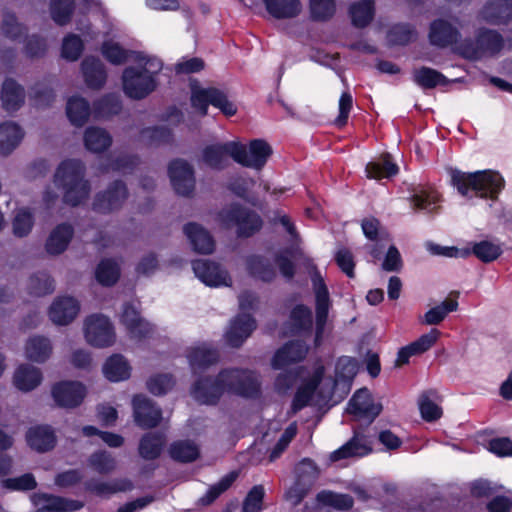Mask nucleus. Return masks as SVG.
<instances>
[{
	"label": "nucleus",
	"mask_w": 512,
	"mask_h": 512,
	"mask_svg": "<svg viewBox=\"0 0 512 512\" xmlns=\"http://www.w3.org/2000/svg\"><path fill=\"white\" fill-rule=\"evenodd\" d=\"M86 167L79 159L62 161L54 174V182L63 189V201L71 206H78L90 194V183L85 178Z\"/></svg>",
	"instance_id": "nucleus-1"
},
{
	"label": "nucleus",
	"mask_w": 512,
	"mask_h": 512,
	"mask_svg": "<svg viewBox=\"0 0 512 512\" xmlns=\"http://www.w3.org/2000/svg\"><path fill=\"white\" fill-rule=\"evenodd\" d=\"M451 181L463 196H467L469 190H472L476 196L489 197L492 200L497 199L503 186L502 177L497 172L490 170L465 173L455 169L451 171Z\"/></svg>",
	"instance_id": "nucleus-2"
},
{
	"label": "nucleus",
	"mask_w": 512,
	"mask_h": 512,
	"mask_svg": "<svg viewBox=\"0 0 512 512\" xmlns=\"http://www.w3.org/2000/svg\"><path fill=\"white\" fill-rule=\"evenodd\" d=\"M160 61H146L144 65L129 66L122 74L125 94L133 99H143L152 93L156 86L154 75L161 69Z\"/></svg>",
	"instance_id": "nucleus-3"
},
{
	"label": "nucleus",
	"mask_w": 512,
	"mask_h": 512,
	"mask_svg": "<svg viewBox=\"0 0 512 512\" xmlns=\"http://www.w3.org/2000/svg\"><path fill=\"white\" fill-rule=\"evenodd\" d=\"M220 378L224 379L227 393L246 399H256L261 394V383L252 370L224 368L220 370Z\"/></svg>",
	"instance_id": "nucleus-4"
},
{
	"label": "nucleus",
	"mask_w": 512,
	"mask_h": 512,
	"mask_svg": "<svg viewBox=\"0 0 512 512\" xmlns=\"http://www.w3.org/2000/svg\"><path fill=\"white\" fill-rule=\"evenodd\" d=\"M311 282L315 296L314 346L319 347L323 341L332 302L328 287L316 267L311 274Z\"/></svg>",
	"instance_id": "nucleus-5"
},
{
	"label": "nucleus",
	"mask_w": 512,
	"mask_h": 512,
	"mask_svg": "<svg viewBox=\"0 0 512 512\" xmlns=\"http://www.w3.org/2000/svg\"><path fill=\"white\" fill-rule=\"evenodd\" d=\"M129 196L124 181L111 182L104 191L98 192L92 202V210L99 214H110L119 210Z\"/></svg>",
	"instance_id": "nucleus-6"
},
{
	"label": "nucleus",
	"mask_w": 512,
	"mask_h": 512,
	"mask_svg": "<svg viewBox=\"0 0 512 512\" xmlns=\"http://www.w3.org/2000/svg\"><path fill=\"white\" fill-rule=\"evenodd\" d=\"M86 341L99 348L109 347L115 341V331L110 319L103 314L88 316L84 324Z\"/></svg>",
	"instance_id": "nucleus-7"
},
{
	"label": "nucleus",
	"mask_w": 512,
	"mask_h": 512,
	"mask_svg": "<svg viewBox=\"0 0 512 512\" xmlns=\"http://www.w3.org/2000/svg\"><path fill=\"white\" fill-rule=\"evenodd\" d=\"M190 393L200 404L217 405L225 393L224 379L220 378V371L215 377L200 376L192 384Z\"/></svg>",
	"instance_id": "nucleus-8"
},
{
	"label": "nucleus",
	"mask_w": 512,
	"mask_h": 512,
	"mask_svg": "<svg viewBox=\"0 0 512 512\" xmlns=\"http://www.w3.org/2000/svg\"><path fill=\"white\" fill-rule=\"evenodd\" d=\"M191 103L202 115L207 114L209 104L219 108L226 116H233L237 111L235 105L228 100L226 94L216 88L193 90Z\"/></svg>",
	"instance_id": "nucleus-9"
},
{
	"label": "nucleus",
	"mask_w": 512,
	"mask_h": 512,
	"mask_svg": "<svg viewBox=\"0 0 512 512\" xmlns=\"http://www.w3.org/2000/svg\"><path fill=\"white\" fill-rule=\"evenodd\" d=\"M171 184L178 195L191 197L195 190L193 166L184 159H174L168 166Z\"/></svg>",
	"instance_id": "nucleus-10"
},
{
	"label": "nucleus",
	"mask_w": 512,
	"mask_h": 512,
	"mask_svg": "<svg viewBox=\"0 0 512 512\" xmlns=\"http://www.w3.org/2000/svg\"><path fill=\"white\" fill-rule=\"evenodd\" d=\"M381 403H375L367 388L358 389L348 402L347 412L357 420H367L371 424L382 412Z\"/></svg>",
	"instance_id": "nucleus-11"
},
{
	"label": "nucleus",
	"mask_w": 512,
	"mask_h": 512,
	"mask_svg": "<svg viewBox=\"0 0 512 512\" xmlns=\"http://www.w3.org/2000/svg\"><path fill=\"white\" fill-rule=\"evenodd\" d=\"M240 151L238 142L215 143L203 149L202 160L211 169L223 170L230 164L229 158L237 162Z\"/></svg>",
	"instance_id": "nucleus-12"
},
{
	"label": "nucleus",
	"mask_w": 512,
	"mask_h": 512,
	"mask_svg": "<svg viewBox=\"0 0 512 512\" xmlns=\"http://www.w3.org/2000/svg\"><path fill=\"white\" fill-rule=\"evenodd\" d=\"M195 276L206 286H230L231 278L221 264L210 259H196L192 261Z\"/></svg>",
	"instance_id": "nucleus-13"
},
{
	"label": "nucleus",
	"mask_w": 512,
	"mask_h": 512,
	"mask_svg": "<svg viewBox=\"0 0 512 512\" xmlns=\"http://www.w3.org/2000/svg\"><path fill=\"white\" fill-rule=\"evenodd\" d=\"M120 322L125 326L129 337L138 341L150 338L154 332L153 325L130 302L124 303Z\"/></svg>",
	"instance_id": "nucleus-14"
},
{
	"label": "nucleus",
	"mask_w": 512,
	"mask_h": 512,
	"mask_svg": "<svg viewBox=\"0 0 512 512\" xmlns=\"http://www.w3.org/2000/svg\"><path fill=\"white\" fill-rule=\"evenodd\" d=\"M133 417L136 425L142 429H151L161 422L162 410L143 394L134 395L132 399Z\"/></svg>",
	"instance_id": "nucleus-15"
},
{
	"label": "nucleus",
	"mask_w": 512,
	"mask_h": 512,
	"mask_svg": "<svg viewBox=\"0 0 512 512\" xmlns=\"http://www.w3.org/2000/svg\"><path fill=\"white\" fill-rule=\"evenodd\" d=\"M51 394L57 406L75 408L83 402L86 387L78 381H60L52 386Z\"/></svg>",
	"instance_id": "nucleus-16"
},
{
	"label": "nucleus",
	"mask_w": 512,
	"mask_h": 512,
	"mask_svg": "<svg viewBox=\"0 0 512 512\" xmlns=\"http://www.w3.org/2000/svg\"><path fill=\"white\" fill-rule=\"evenodd\" d=\"M238 147L241 151L237 163L256 170H261L272 154L271 146L262 139L252 140L248 147L238 142Z\"/></svg>",
	"instance_id": "nucleus-17"
},
{
	"label": "nucleus",
	"mask_w": 512,
	"mask_h": 512,
	"mask_svg": "<svg viewBox=\"0 0 512 512\" xmlns=\"http://www.w3.org/2000/svg\"><path fill=\"white\" fill-rule=\"evenodd\" d=\"M284 330L289 336H310L313 332L311 308L303 303L292 307L284 323Z\"/></svg>",
	"instance_id": "nucleus-18"
},
{
	"label": "nucleus",
	"mask_w": 512,
	"mask_h": 512,
	"mask_svg": "<svg viewBox=\"0 0 512 512\" xmlns=\"http://www.w3.org/2000/svg\"><path fill=\"white\" fill-rule=\"evenodd\" d=\"M31 501L37 507L35 512H73L84 506L79 500L42 492L34 493Z\"/></svg>",
	"instance_id": "nucleus-19"
},
{
	"label": "nucleus",
	"mask_w": 512,
	"mask_h": 512,
	"mask_svg": "<svg viewBox=\"0 0 512 512\" xmlns=\"http://www.w3.org/2000/svg\"><path fill=\"white\" fill-rule=\"evenodd\" d=\"M307 353L308 346L303 340H290L275 352L271 365L276 370L283 369L290 364L303 361Z\"/></svg>",
	"instance_id": "nucleus-20"
},
{
	"label": "nucleus",
	"mask_w": 512,
	"mask_h": 512,
	"mask_svg": "<svg viewBox=\"0 0 512 512\" xmlns=\"http://www.w3.org/2000/svg\"><path fill=\"white\" fill-rule=\"evenodd\" d=\"M477 18L490 25H505L512 20V0H488Z\"/></svg>",
	"instance_id": "nucleus-21"
},
{
	"label": "nucleus",
	"mask_w": 512,
	"mask_h": 512,
	"mask_svg": "<svg viewBox=\"0 0 512 512\" xmlns=\"http://www.w3.org/2000/svg\"><path fill=\"white\" fill-rule=\"evenodd\" d=\"M25 440L32 450L39 453L53 450L57 443L55 432L48 424L31 426L26 431Z\"/></svg>",
	"instance_id": "nucleus-22"
},
{
	"label": "nucleus",
	"mask_w": 512,
	"mask_h": 512,
	"mask_svg": "<svg viewBox=\"0 0 512 512\" xmlns=\"http://www.w3.org/2000/svg\"><path fill=\"white\" fill-rule=\"evenodd\" d=\"M440 335L441 332L438 329L432 328L428 333L421 335L417 340L401 347L397 353L395 366L401 367L408 364L412 356L420 355L428 351L437 342Z\"/></svg>",
	"instance_id": "nucleus-23"
},
{
	"label": "nucleus",
	"mask_w": 512,
	"mask_h": 512,
	"mask_svg": "<svg viewBox=\"0 0 512 512\" xmlns=\"http://www.w3.org/2000/svg\"><path fill=\"white\" fill-rule=\"evenodd\" d=\"M133 488V482L128 478H115L108 482L91 478L84 482L85 491L100 498H110L113 494L131 491Z\"/></svg>",
	"instance_id": "nucleus-24"
},
{
	"label": "nucleus",
	"mask_w": 512,
	"mask_h": 512,
	"mask_svg": "<svg viewBox=\"0 0 512 512\" xmlns=\"http://www.w3.org/2000/svg\"><path fill=\"white\" fill-rule=\"evenodd\" d=\"M466 251L468 252V258L474 256L484 264L496 261L504 252L503 244L500 240L488 238L468 242Z\"/></svg>",
	"instance_id": "nucleus-25"
},
{
	"label": "nucleus",
	"mask_w": 512,
	"mask_h": 512,
	"mask_svg": "<svg viewBox=\"0 0 512 512\" xmlns=\"http://www.w3.org/2000/svg\"><path fill=\"white\" fill-rule=\"evenodd\" d=\"M80 310L79 302L71 296L58 297L49 308V318L57 325H68L71 323Z\"/></svg>",
	"instance_id": "nucleus-26"
},
{
	"label": "nucleus",
	"mask_w": 512,
	"mask_h": 512,
	"mask_svg": "<svg viewBox=\"0 0 512 512\" xmlns=\"http://www.w3.org/2000/svg\"><path fill=\"white\" fill-rule=\"evenodd\" d=\"M186 357L192 373L196 375L217 364L220 355L216 348L201 344L188 349Z\"/></svg>",
	"instance_id": "nucleus-27"
},
{
	"label": "nucleus",
	"mask_w": 512,
	"mask_h": 512,
	"mask_svg": "<svg viewBox=\"0 0 512 512\" xmlns=\"http://www.w3.org/2000/svg\"><path fill=\"white\" fill-rule=\"evenodd\" d=\"M256 329V321L250 314H238L230 323L226 340L231 347L239 348Z\"/></svg>",
	"instance_id": "nucleus-28"
},
{
	"label": "nucleus",
	"mask_w": 512,
	"mask_h": 512,
	"mask_svg": "<svg viewBox=\"0 0 512 512\" xmlns=\"http://www.w3.org/2000/svg\"><path fill=\"white\" fill-rule=\"evenodd\" d=\"M26 93L13 78H6L1 86L0 100L2 108L8 113L18 111L25 103Z\"/></svg>",
	"instance_id": "nucleus-29"
},
{
	"label": "nucleus",
	"mask_w": 512,
	"mask_h": 512,
	"mask_svg": "<svg viewBox=\"0 0 512 512\" xmlns=\"http://www.w3.org/2000/svg\"><path fill=\"white\" fill-rule=\"evenodd\" d=\"M183 233L195 253L209 255L214 252V237L204 226H183Z\"/></svg>",
	"instance_id": "nucleus-30"
},
{
	"label": "nucleus",
	"mask_w": 512,
	"mask_h": 512,
	"mask_svg": "<svg viewBox=\"0 0 512 512\" xmlns=\"http://www.w3.org/2000/svg\"><path fill=\"white\" fill-rule=\"evenodd\" d=\"M372 452V447L366 440V436L354 432L353 437L330 454V461L337 462L354 456L363 457Z\"/></svg>",
	"instance_id": "nucleus-31"
},
{
	"label": "nucleus",
	"mask_w": 512,
	"mask_h": 512,
	"mask_svg": "<svg viewBox=\"0 0 512 512\" xmlns=\"http://www.w3.org/2000/svg\"><path fill=\"white\" fill-rule=\"evenodd\" d=\"M86 85L93 90H100L107 80V72L103 62L95 57H86L81 64Z\"/></svg>",
	"instance_id": "nucleus-32"
},
{
	"label": "nucleus",
	"mask_w": 512,
	"mask_h": 512,
	"mask_svg": "<svg viewBox=\"0 0 512 512\" xmlns=\"http://www.w3.org/2000/svg\"><path fill=\"white\" fill-rule=\"evenodd\" d=\"M219 217L225 224H262L260 216L255 211L239 203L224 207Z\"/></svg>",
	"instance_id": "nucleus-33"
},
{
	"label": "nucleus",
	"mask_w": 512,
	"mask_h": 512,
	"mask_svg": "<svg viewBox=\"0 0 512 512\" xmlns=\"http://www.w3.org/2000/svg\"><path fill=\"white\" fill-rule=\"evenodd\" d=\"M459 37L458 29L444 19H437L430 25L429 38L433 45L446 47L455 43Z\"/></svg>",
	"instance_id": "nucleus-34"
},
{
	"label": "nucleus",
	"mask_w": 512,
	"mask_h": 512,
	"mask_svg": "<svg viewBox=\"0 0 512 512\" xmlns=\"http://www.w3.org/2000/svg\"><path fill=\"white\" fill-rule=\"evenodd\" d=\"M42 379L41 370L30 364L19 365L13 375L15 387L23 392L34 390L41 384Z\"/></svg>",
	"instance_id": "nucleus-35"
},
{
	"label": "nucleus",
	"mask_w": 512,
	"mask_h": 512,
	"mask_svg": "<svg viewBox=\"0 0 512 512\" xmlns=\"http://www.w3.org/2000/svg\"><path fill=\"white\" fill-rule=\"evenodd\" d=\"M246 270L254 279L271 283L276 277V271L270 261L262 255L252 254L246 257Z\"/></svg>",
	"instance_id": "nucleus-36"
},
{
	"label": "nucleus",
	"mask_w": 512,
	"mask_h": 512,
	"mask_svg": "<svg viewBox=\"0 0 512 512\" xmlns=\"http://www.w3.org/2000/svg\"><path fill=\"white\" fill-rule=\"evenodd\" d=\"M94 277L102 287H113L121 277V267L112 257L102 258L94 270Z\"/></svg>",
	"instance_id": "nucleus-37"
},
{
	"label": "nucleus",
	"mask_w": 512,
	"mask_h": 512,
	"mask_svg": "<svg viewBox=\"0 0 512 512\" xmlns=\"http://www.w3.org/2000/svg\"><path fill=\"white\" fill-rule=\"evenodd\" d=\"M166 444V437L160 432L145 433L138 445V453L147 461L156 460L162 454Z\"/></svg>",
	"instance_id": "nucleus-38"
},
{
	"label": "nucleus",
	"mask_w": 512,
	"mask_h": 512,
	"mask_svg": "<svg viewBox=\"0 0 512 512\" xmlns=\"http://www.w3.org/2000/svg\"><path fill=\"white\" fill-rule=\"evenodd\" d=\"M74 234V226H55L45 243V249L50 255L63 253Z\"/></svg>",
	"instance_id": "nucleus-39"
},
{
	"label": "nucleus",
	"mask_w": 512,
	"mask_h": 512,
	"mask_svg": "<svg viewBox=\"0 0 512 512\" xmlns=\"http://www.w3.org/2000/svg\"><path fill=\"white\" fill-rule=\"evenodd\" d=\"M103 374L111 382H120L130 377L131 367L121 354H113L103 365Z\"/></svg>",
	"instance_id": "nucleus-40"
},
{
	"label": "nucleus",
	"mask_w": 512,
	"mask_h": 512,
	"mask_svg": "<svg viewBox=\"0 0 512 512\" xmlns=\"http://www.w3.org/2000/svg\"><path fill=\"white\" fill-rule=\"evenodd\" d=\"M26 357L36 363H44L52 353L50 340L44 336H33L28 339L25 345Z\"/></svg>",
	"instance_id": "nucleus-41"
},
{
	"label": "nucleus",
	"mask_w": 512,
	"mask_h": 512,
	"mask_svg": "<svg viewBox=\"0 0 512 512\" xmlns=\"http://www.w3.org/2000/svg\"><path fill=\"white\" fill-rule=\"evenodd\" d=\"M481 56H494L501 51L504 39L496 30L481 28L476 35Z\"/></svg>",
	"instance_id": "nucleus-42"
},
{
	"label": "nucleus",
	"mask_w": 512,
	"mask_h": 512,
	"mask_svg": "<svg viewBox=\"0 0 512 512\" xmlns=\"http://www.w3.org/2000/svg\"><path fill=\"white\" fill-rule=\"evenodd\" d=\"M84 144L89 151L101 153L112 145V136L104 128L88 127L84 133Z\"/></svg>",
	"instance_id": "nucleus-43"
},
{
	"label": "nucleus",
	"mask_w": 512,
	"mask_h": 512,
	"mask_svg": "<svg viewBox=\"0 0 512 512\" xmlns=\"http://www.w3.org/2000/svg\"><path fill=\"white\" fill-rule=\"evenodd\" d=\"M24 132L14 122H5L0 125V153L7 155L21 142Z\"/></svg>",
	"instance_id": "nucleus-44"
},
{
	"label": "nucleus",
	"mask_w": 512,
	"mask_h": 512,
	"mask_svg": "<svg viewBox=\"0 0 512 512\" xmlns=\"http://www.w3.org/2000/svg\"><path fill=\"white\" fill-rule=\"evenodd\" d=\"M169 456L179 463H191L200 456L199 447L190 440H177L170 444Z\"/></svg>",
	"instance_id": "nucleus-45"
},
{
	"label": "nucleus",
	"mask_w": 512,
	"mask_h": 512,
	"mask_svg": "<svg viewBox=\"0 0 512 512\" xmlns=\"http://www.w3.org/2000/svg\"><path fill=\"white\" fill-rule=\"evenodd\" d=\"M121 110L120 97L116 94H106L93 103L92 114L96 119H109Z\"/></svg>",
	"instance_id": "nucleus-46"
},
{
	"label": "nucleus",
	"mask_w": 512,
	"mask_h": 512,
	"mask_svg": "<svg viewBox=\"0 0 512 512\" xmlns=\"http://www.w3.org/2000/svg\"><path fill=\"white\" fill-rule=\"evenodd\" d=\"M267 11L277 19L296 17L301 10L298 0H263Z\"/></svg>",
	"instance_id": "nucleus-47"
},
{
	"label": "nucleus",
	"mask_w": 512,
	"mask_h": 512,
	"mask_svg": "<svg viewBox=\"0 0 512 512\" xmlns=\"http://www.w3.org/2000/svg\"><path fill=\"white\" fill-rule=\"evenodd\" d=\"M87 461L89 467L101 475L111 474L117 467L116 458L107 450L94 451Z\"/></svg>",
	"instance_id": "nucleus-48"
},
{
	"label": "nucleus",
	"mask_w": 512,
	"mask_h": 512,
	"mask_svg": "<svg viewBox=\"0 0 512 512\" xmlns=\"http://www.w3.org/2000/svg\"><path fill=\"white\" fill-rule=\"evenodd\" d=\"M28 293L32 296H45L55 290L54 279L45 271H38L30 276L27 286Z\"/></svg>",
	"instance_id": "nucleus-49"
},
{
	"label": "nucleus",
	"mask_w": 512,
	"mask_h": 512,
	"mask_svg": "<svg viewBox=\"0 0 512 512\" xmlns=\"http://www.w3.org/2000/svg\"><path fill=\"white\" fill-rule=\"evenodd\" d=\"M436 396L437 392L432 389L422 392L419 396L418 406L420 414L426 422L437 421L442 416V408L433 401V398Z\"/></svg>",
	"instance_id": "nucleus-50"
},
{
	"label": "nucleus",
	"mask_w": 512,
	"mask_h": 512,
	"mask_svg": "<svg viewBox=\"0 0 512 512\" xmlns=\"http://www.w3.org/2000/svg\"><path fill=\"white\" fill-rule=\"evenodd\" d=\"M237 471H231L223 476L219 482L209 487L207 492L198 500V504L202 506L211 505L222 493L227 491L238 478Z\"/></svg>",
	"instance_id": "nucleus-51"
},
{
	"label": "nucleus",
	"mask_w": 512,
	"mask_h": 512,
	"mask_svg": "<svg viewBox=\"0 0 512 512\" xmlns=\"http://www.w3.org/2000/svg\"><path fill=\"white\" fill-rule=\"evenodd\" d=\"M66 113L72 124L83 126L92 113L89 103L84 98H71L67 103Z\"/></svg>",
	"instance_id": "nucleus-52"
},
{
	"label": "nucleus",
	"mask_w": 512,
	"mask_h": 512,
	"mask_svg": "<svg viewBox=\"0 0 512 512\" xmlns=\"http://www.w3.org/2000/svg\"><path fill=\"white\" fill-rule=\"evenodd\" d=\"M322 371L321 369L318 376L296 390L291 404L293 412H298L309 404L320 383Z\"/></svg>",
	"instance_id": "nucleus-53"
},
{
	"label": "nucleus",
	"mask_w": 512,
	"mask_h": 512,
	"mask_svg": "<svg viewBox=\"0 0 512 512\" xmlns=\"http://www.w3.org/2000/svg\"><path fill=\"white\" fill-rule=\"evenodd\" d=\"M102 53L105 58L114 65L124 64L130 57L135 56V60L143 61L144 56L139 53L126 51L118 43L105 42L102 46Z\"/></svg>",
	"instance_id": "nucleus-54"
},
{
	"label": "nucleus",
	"mask_w": 512,
	"mask_h": 512,
	"mask_svg": "<svg viewBox=\"0 0 512 512\" xmlns=\"http://www.w3.org/2000/svg\"><path fill=\"white\" fill-rule=\"evenodd\" d=\"M316 498L323 505L343 511L350 510L354 505V499L351 495L336 493L330 490L320 491Z\"/></svg>",
	"instance_id": "nucleus-55"
},
{
	"label": "nucleus",
	"mask_w": 512,
	"mask_h": 512,
	"mask_svg": "<svg viewBox=\"0 0 512 512\" xmlns=\"http://www.w3.org/2000/svg\"><path fill=\"white\" fill-rule=\"evenodd\" d=\"M413 79L418 85L425 89H432L438 84L446 85L449 83L443 74L428 67L414 69Z\"/></svg>",
	"instance_id": "nucleus-56"
},
{
	"label": "nucleus",
	"mask_w": 512,
	"mask_h": 512,
	"mask_svg": "<svg viewBox=\"0 0 512 512\" xmlns=\"http://www.w3.org/2000/svg\"><path fill=\"white\" fill-rule=\"evenodd\" d=\"M352 23L355 27L364 28L373 19L374 4L372 0H362L350 7Z\"/></svg>",
	"instance_id": "nucleus-57"
},
{
	"label": "nucleus",
	"mask_w": 512,
	"mask_h": 512,
	"mask_svg": "<svg viewBox=\"0 0 512 512\" xmlns=\"http://www.w3.org/2000/svg\"><path fill=\"white\" fill-rule=\"evenodd\" d=\"M458 309L457 299H446L440 305L432 307L424 314L423 323L426 325H438L446 316Z\"/></svg>",
	"instance_id": "nucleus-58"
},
{
	"label": "nucleus",
	"mask_w": 512,
	"mask_h": 512,
	"mask_svg": "<svg viewBox=\"0 0 512 512\" xmlns=\"http://www.w3.org/2000/svg\"><path fill=\"white\" fill-rule=\"evenodd\" d=\"M141 141L151 146L168 144L173 141L172 131L165 126L144 128L140 132Z\"/></svg>",
	"instance_id": "nucleus-59"
},
{
	"label": "nucleus",
	"mask_w": 512,
	"mask_h": 512,
	"mask_svg": "<svg viewBox=\"0 0 512 512\" xmlns=\"http://www.w3.org/2000/svg\"><path fill=\"white\" fill-rule=\"evenodd\" d=\"M310 18L315 22H327L336 13L335 0H309Z\"/></svg>",
	"instance_id": "nucleus-60"
},
{
	"label": "nucleus",
	"mask_w": 512,
	"mask_h": 512,
	"mask_svg": "<svg viewBox=\"0 0 512 512\" xmlns=\"http://www.w3.org/2000/svg\"><path fill=\"white\" fill-rule=\"evenodd\" d=\"M75 9V0H50V14L60 26L71 21Z\"/></svg>",
	"instance_id": "nucleus-61"
},
{
	"label": "nucleus",
	"mask_w": 512,
	"mask_h": 512,
	"mask_svg": "<svg viewBox=\"0 0 512 512\" xmlns=\"http://www.w3.org/2000/svg\"><path fill=\"white\" fill-rule=\"evenodd\" d=\"M382 164L379 162H370L366 166V173L368 178L379 179L382 176L390 177L398 172V167L391 161L389 153L381 155Z\"/></svg>",
	"instance_id": "nucleus-62"
},
{
	"label": "nucleus",
	"mask_w": 512,
	"mask_h": 512,
	"mask_svg": "<svg viewBox=\"0 0 512 512\" xmlns=\"http://www.w3.org/2000/svg\"><path fill=\"white\" fill-rule=\"evenodd\" d=\"M175 385V380L170 373H159L151 376L146 387L148 391L155 396H163L168 393Z\"/></svg>",
	"instance_id": "nucleus-63"
},
{
	"label": "nucleus",
	"mask_w": 512,
	"mask_h": 512,
	"mask_svg": "<svg viewBox=\"0 0 512 512\" xmlns=\"http://www.w3.org/2000/svg\"><path fill=\"white\" fill-rule=\"evenodd\" d=\"M296 479L304 484H309L312 488L315 481L318 479L320 469L310 458H303L296 466Z\"/></svg>",
	"instance_id": "nucleus-64"
}]
</instances>
